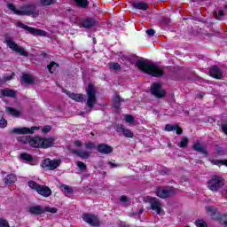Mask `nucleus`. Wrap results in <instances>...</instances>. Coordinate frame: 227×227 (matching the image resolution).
I'll return each mask as SVG.
<instances>
[{"label":"nucleus","instance_id":"nucleus-1","mask_svg":"<svg viewBox=\"0 0 227 227\" xmlns=\"http://www.w3.org/2000/svg\"><path fill=\"white\" fill-rule=\"evenodd\" d=\"M24 145H30L31 148H40L41 150H47V148H52L56 143V137H21L20 138Z\"/></svg>","mask_w":227,"mask_h":227},{"label":"nucleus","instance_id":"nucleus-2","mask_svg":"<svg viewBox=\"0 0 227 227\" xmlns=\"http://www.w3.org/2000/svg\"><path fill=\"white\" fill-rule=\"evenodd\" d=\"M7 8L12 12L15 15H19L20 17L27 16L33 17V19H36L40 15V11L36 10V5L34 4H23L20 7V10L17 9L15 4H8Z\"/></svg>","mask_w":227,"mask_h":227},{"label":"nucleus","instance_id":"nucleus-3","mask_svg":"<svg viewBox=\"0 0 227 227\" xmlns=\"http://www.w3.org/2000/svg\"><path fill=\"white\" fill-rule=\"evenodd\" d=\"M136 66L139 70L145 74L152 75V77H162L164 75V69L156 64L147 62L146 60H138Z\"/></svg>","mask_w":227,"mask_h":227},{"label":"nucleus","instance_id":"nucleus-4","mask_svg":"<svg viewBox=\"0 0 227 227\" xmlns=\"http://www.w3.org/2000/svg\"><path fill=\"white\" fill-rule=\"evenodd\" d=\"M27 185L30 189L36 192L39 196H43V198H49L50 196H52V190H51L47 185L39 184L33 180L28 181Z\"/></svg>","mask_w":227,"mask_h":227},{"label":"nucleus","instance_id":"nucleus-5","mask_svg":"<svg viewBox=\"0 0 227 227\" xmlns=\"http://www.w3.org/2000/svg\"><path fill=\"white\" fill-rule=\"evenodd\" d=\"M226 184L224 177L217 175H213L211 179L207 183V186L212 192H217L219 189H223V186Z\"/></svg>","mask_w":227,"mask_h":227},{"label":"nucleus","instance_id":"nucleus-6","mask_svg":"<svg viewBox=\"0 0 227 227\" xmlns=\"http://www.w3.org/2000/svg\"><path fill=\"white\" fill-rule=\"evenodd\" d=\"M28 214H31V215H43L45 212H48L49 214H58V208L57 207H43L41 205H35L30 206L27 208Z\"/></svg>","mask_w":227,"mask_h":227},{"label":"nucleus","instance_id":"nucleus-7","mask_svg":"<svg viewBox=\"0 0 227 227\" xmlns=\"http://www.w3.org/2000/svg\"><path fill=\"white\" fill-rule=\"evenodd\" d=\"M205 210L210 214L211 217L218 221L223 226L227 227V214H221L217 212V207L214 206H206Z\"/></svg>","mask_w":227,"mask_h":227},{"label":"nucleus","instance_id":"nucleus-8","mask_svg":"<svg viewBox=\"0 0 227 227\" xmlns=\"http://www.w3.org/2000/svg\"><path fill=\"white\" fill-rule=\"evenodd\" d=\"M87 93V106L90 109H93L97 104V90L95 89V84L89 83L86 90Z\"/></svg>","mask_w":227,"mask_h":227},{"label":"nucleus","instance_id":"nucleus-9","mask_svg":"<svg viewBox=\"0 0 227 227\" xmlns=\"http://www.w3.org/2000/svg\"><path fill=\"white\" fill-rule=\"evenodd\" d=\"M16 27H20L21 29H24L25 31H27L32 36H47V32L45 30L29 27L21 21H18L16 23Z\"/></svg>","mask_w":227,"mask_h":227},{"label":"nucleus","instance_id":"nucleus-10","mask_svg":"<svg viewBox=\"0 0 227 227\" xmlns=\"http://www.w3.org/2000/svg\"><path fill=\"white\" fill-rule=\"evenodd\" d=\"M59 166H61V160L58 159L51 160L50 158H46L41 162V168L44 169V171H54V169H58Z\"/></svg>","mask_w":227,"mask_h":227},{"label":"nucleus","instance_id":"nucleus-11","mask_svg":"<svg viewBox=\"0 0 227 227\" xmlns=\"http://www.w3.org/2000/svg\"><path fill=\"white\" fill-rule=\"evenodd\" d=\"M5 43L9 49L13 51L14 52H17L20 56H24L25 58H28L29 52L26 51L22 46H20L15 43V41L11 40L10 37H5Z\"/></svg>","mask_w":227,"mask_h":227},{"label":"nucleus","instance_id":"nucleus-12","mask_svg":"<svg viewBox=\"0 0 227 227\" xmlns=\"http://www.w3.org/2000/svg\"><path fill=\"white\" fill-rule=\"evenodd\" d=\"M175 195V187L164 188L158 187L156 189V196L161 200H166L167 198H171Z\"/></svg>","mask_w":227,"mask_h":227},{"label":"nucleus","instance_id":"nucleus-13","mask_svg":"<svg viewBox=\"0 0 227 227\" xmlns=\"http://www.w3.org/2000/svg\"><path fill=\"white\" fill-rule=\"evenodd\" d=\"M151 93L156 98H164L166 97V90H162V83L160 82H153L151 85Z\"/></svg>","mask_w":227,"mask_h":227},{"label":"nucleus","instance_id":"nucleus-14","mask_svg":"<svg viewBox=\"0 0 227 227\" xmlns=\"http://www.w3.org/2000/svg\"><path fill=\"white\" fill-rule=\"evenodd\" d=\"M82 219L90 226H100V220L95 215L86 213L82 215Z\"/></svg>","mask_w":227,"mask_h":227},{"label":"nucleus","instance_id":"nucleus-15","mask_svg":"<svg viewBox=\"0 0 227 227\" xmlns=\"http://www.w3.org/2000/svg\"><path fill=\"white\" fill-rule=\"evenodd\" d=\"M148 201L151 205V209L156 212L158 215H161L162 204L160 203V200L157 198L150 197Z\"/></svg>","mask_w":227,"mask_h":227},{"label":"nucleus","instance_id":"nucleus-16","mask_svg":"<svg viewBox=\"0 0 227 227\" xmlns=\"http://www.w3.org/2000/svg\"><path fill=\"white\" fill-rule=\"evenodd\" d=\"M38 127L32 126L31 128H13L10 130V134H35V130H38Z\"/></svg>","mask_w":227,"mask_h":227},{"label":"nucleus","instance_id":"nucleus-17","mask_svg":"<svg viewBox=\"0 0 227 227\" xmlns=\"http://www.w3.org/2000/svg\"><path fill=\"white\" fill-rule=\"evenodd\" d=\"M114 129L116 130V132H118V134H123L125 137H134V132H132V130L129 129H126L125 126H123V124H116L114 126Z\"/></svg>","mask_w":227,"mask_h":227},{"label":"nucleus","instance_id":"nucleus-18","mask_svg":"<svg viewBox=\"0 0 227 227\" xmlns=\"http://www.w3.org/2000/svg\"><path fill=\"white\" fill-rule=\"evenodd\" d=\"M97 151L103 155H109V153H113L114 148L107 144H98L97 145Z\"/></svg>","mask_w":227,"mask_h":227},{"label":"nucleus","instance_id":"nucleus-19","mask_svg":"<svg viewBox=\"0 0 227 227\" xmlns=\"http://www.w3.org/2000/svg\"><path fill=\"white\" fill-rule=\"evenodd\" d=\"M209 75L213 77V79H223V71L217 65H215L210 67Z\"/></svg>","mask_w":227,"mask_h":227},{"label":"nucleus","instance_id":"nucleus-20","mask_svg":"<svg viewBox=\"0 0 227 227\" xmlns=\"http://www.w3.org/2000/svg\"><path fill=\"white\" fill-rule=\"evenodd\" d=\"M66 93L69 96V98H71V100H74V102H80L82 104V102L86 100V95L84 94L74 93L68 90H67Z\"/></svg>","mask_w":227,"mask_h":227},{"label":"nucleus","instance_id":"nucleus-21","mask_svg":"<svg viewBox=\"0 0 227 227\" xmlns=\"http://www.w3.org/2000/svg\"><path fill=\"white\" fill-rule=\"evenodd\" d=\"M95 24H97V21H95L93 18L88 17L82 20V26L86 29H91V27H94Z\"/></svg>","mask_w":227,"mask_h":227},{"label":"nucleus","instance_id":"nucleus-22","mask_svg":"<svg viewBox=\"0 0 227 227\" xmlns=\"http://www.w3.org/2000/svg\"><path fill=\"white\" fill-rule=\"evenodd\" d=\"M0 93L3 97H9L10 98H15L17 92L10 88L2 89Z\"/></svg>","mask_w":227,"mask_h":227},{"label":"nucleus","instance_id":"nucleus-23","mask_svg":"<svg viewBox=\"0 0 227 227\" xmlns=\"http://www.w3.org/2000/svg\"><path fill=\"white\" fill-rule=\"evenodd\" d=\"M70 153L72 155H77V157H80V159H90V153L86 151H79L75 149H70Z\"/></svg>","mask_w":227,"mask_h":227},{"label":"nucleus","instance_id":"nucleus-24","mask_svg":"<svg viewBox=\"0 0 227 227\" xmlns=\"http://www.w3.org/2000/svg\"><path fill=\"white\" fill-rule=\"evenodd\" d=\"M131 6L134 10H148V4L145 2H132Z\"/></svg>","mask_w":227,"mask_h":227},{"label":"nucleus","instance_id":"nucleus-25","mask_svg":"<svg viewBox=\"0 0 227 227\" xmlns=\"http://www.w3.org/2000/svg\"><path fill=\"white\" fill-rule=\"evenodd\" d=\"M192 148L194 150V152H199V153L208 155V151L205 150V147H203L200 143L194 144Z\"/></svg>","mask_w":227,"mask_h":227},{"label":"nucleus","instance_id":"nucleus-26","mask_svg":"<svg viewBox=\"0 0 227 227\" xmlns=\"http://www.w3.org/2000/svg\"><path fill=\"white\" fill-rule=\"evenodd\" d=\"M121 102H125V99H123L120 95L115 96L113 98L114 109H120V107H121Z\"/></svg>","mask_w":227,"mask_h":227},{"label":"nucleus","instance_id":"nucleus-27","mask_svg":"<svg viewBox=\"0 0 227 227\" xmlns=\"http://www.w3.org/2000/svg\"><path fill=\"white\" fill-rule=\"evenodd\" d=\"M74 3L78 8H82L83 10H86V8L90 6V1L88 0H74Z\"/></svg>","mask_w":227,"mask_h":227},{"label":"nucleus","instance_id":"nucleus-28","mask_svg":"<svg viewBox=\"0 0 227 227\" xmlns=\"http://www.w3.org/2000/svg\"><path fill=\"white\" fill-rule=\"evenodd\" d=\"M17 182V176L15 174H9L4 178V184L6 185L15 184Z\"/></svg>","mask_w":227,"mask_h":227},{"label":"nucleus","instance_id":"nucleus-29","mask_svg":"<svg viewBox=\"0 0 227 227\" xmlns=\"http://www.w3.org/2000/svg\"><path fill=\"white\" fill-rule=\"evenodd\" d=\"M21 81L25 82V84H33L35 82V79L29 74H24L21 76Z\"/></svg>","mask_w":227,"mask_h":227},{"label":"nucleus","instance_id":"nucleus-30","mask_svg":"<svg viewBox=\"0 0 227 227\" xmlns=\"http://www.w3.org/2000/svg\"><path fill=\"white\" fill-rule=\"evenodd\" d=\"M7 113H9V114H11L12 116H14L15 118H19V116H20V111L13 108V107H10L8 106L6 108Z\"/></svg>","mask_w":227,"mask_h":227},{"label":"nucleus","instance_id":"nucleus-31","mask_svg":"<svg viewBox=\"0 0 227 227\" xmlns=\"http://www.w3.org/2000/svg\"><path fill=\"white\" fill-rule=\"evenodd\" d=\"M20 159L22 160H27V162H33V155H31L27 153H22L20 154Z\"/></svg>","mask_w":227,"mask_h":227},{"label":"nucleus","instance_id":"nucleus-32","mask_svg":"<svg viewBox=\"0 0 227 227\" xmlns=\"http://www.w3.org/2000/svg\"><path fill=\"white\" fill-rule=\"evenodd\" d=\"M211 164L214 166H219V164H221L222 166H226L227 168V160H212Z\"/></svg>","mask_w":227,"mask_h":227},{"label":"nucleus","instance_id":"nucleus-33","mask_svg":"<svg viewBox=\"0 0 227 227\" xmlns=\"http://www.w3.org/2000/svg\"><path fill=\"white\" fill-rule=\"evenodd\" d=\"M42 6H52L56 4V0H39Z\"/></svg>","mask_w":227,"mask_h":227},{"label":"nucleus","instance_id":"nucleus-34","mask_svg":"<svg viewBox=\"0 0 227 227\" xmlns=\"http://www.w3.org/2000/svg\"><path fill=\"white\" fill-rule=\"evenodd\" d=\"M188 145H189V138H187V137H183L179 143V147L180 148H187Z\"/></svg>","mask_w":227,"mask_h":227},{"label":"nucleus","instance_id":"nucleus-35","mask_svg":"<svg viewBox=\"0 0 227 227\" xmlns=\"http://www.w3.org/2000/svg\"><path fill=\"white\" fill-rule=\"evenodd\" d=\"M224 11L220 10L217 13V12H213V17L214 19H215L216 20H221V17H224Z\"/></svg>","mask_w":227,"mask_h":227},{"label":"nucleus","instance_id":"nucleus-36","mask_svg":"<svg viewBox=\"0 0 227 227\" xmlns=\"http://www.w3.org/2000/svg\"><path fill=\"white\" fill-rule=\"evenodd\" d=\"M109 67L111 70H121V66L118 62H110Z\"/></svg>","mask_w":227,"mask_h":227},{"label":"nucleus","instance_id":"nucleus-37","mask_svg":"<svg viewBox=\"0 0 227 227\" xmlns=\"http://www.w3.org/2000/svg\"><path fill=\"white\" fill-rule=\"evenodd\" d=\"M62 189L65 194H74V189L69 187L67 184H62Z\"/></svg>","mask_w":227,"mask_h":227},{"label":"nucleus","instance_id":"nucleus-38","mask_svg":"<svg viewBox=\"0 0 227 227\" xmlns=\"http://www.w3.org/2000/svg\"><path fill=\"white\" fill-rule=\"evenodd\" d=\"M195 225L197 227H208V224L207 223V222H205L202 219H199L195 221Z\"/></svg>","mask_w":227,"mask_h":227},{"label":"nucleus","instance_id":"nucleus-39","mask_svg":"<svg viewBox=\"0 0 227 227\" xmlns=\"http://www.w3.org/2000/svg\"><path fill=\"white\" fill-rule=\"evenodd\" d=\"M165 130L167 132H173L174 130H176V124H174V125L167 124V125H165Z\"/></svg>","mask_w":227,"mask_h":227},{"label":"nucleus","instance_id":"nucleus-40","mask_svg":"<svg viewBox=\"0 0 227 227\" xmlns=\"http://www.w3.org/2000/svg\"><path fill=\"white\" fill-rule=\"evenodd\" d=\"M54 67H59V64L54 62V61H51L50 62V64L47 66V68L50 72V74H52V68H54Z\"/></svg>","mask_w":227,"mask_h":227},{"label":"nucleus","instance_id":"nucleus-41","mask_svg":"<svg viewBox=\"0 0 227 227\" xmlns=\"http://www.w3.org/2000/svg\"><path fill=\"white\" fill-rule=\"evenodd\" d=\"M216 153L217 155H219L220 157H223L224 155H226L225 152H224V148L221 147V146H217L216 147Z\"/></svg>","mask_w":227,"mask_h":227},{"label":"nucleus","instance_id":"nucleus-42","mask_svg":"<svg viewBox=\"0 0 227 227\" xmlns=\"http://www.w3.org/2000/svg\"><path fill=\"white\" fill-rule=\"evenodd\" d=\"M76 166L79 168L80 170L82 171H86L87 169V167L86 165L84 164V162L82 161H77L76 162Z\"/></svg>","mask_w":227,"mask_h":227},{"label":"nucleus","instance_id":"nucleus-43","mask_svg":"<svg viewBox=\"0 0 227 227\" xmlns=\"http://www.w3.org/2000/svg\"><path fill=\"white\" fill-rule=\"evenodd\" d=\"M0 227H10V223L6 219L0 218Z\"/></svg>","mask_w":227,"mask_h":227},{"label":"nucleus","instance_id":"nucleus-44","mask_svg":"<svg viewBox=\"0 0 227 227\" xmlns=\"http://www.w3.org/2000/svg\"><path fill=\"white\" fill-rule=\"evenodd\" d=\"M84 146L87 150H93V148H95V143L93 142H86L84 144Z\"/></svg>","mask_w":227,"mask_h":227},{"label":"nucleus","instance_id":"nucleus-45","mask_svg":"<svg viewBox=\"0 0 227 227\" xmlns=\"http://www.w3.org/2000/svg\"><path fill=\"white\" fill-rule=\"evenodd\" d=\"M125 121L127 123H134V116H132L131 114H128L125 116Z\"/></svg>","mask_w":227,"mask_h":227},{"label":"nucleus","instance_id":"nucleus-46","mask_svg":"<svg viewBox=\"0 0 227 227\" xmlns=\"http://www.w3.org/2000/svg\"><path fill=\"white\" fill-rule=\"evenodd\" d=\"M51 130H52V127L47 125L43 128L42 132H43V134H49V132H51Z\"/></svg>","mask_w":227,"mask_h":227},{"label":"nucleus","instance_id":"nucleus-47","mask_svg":"<svg viewBox=\"0 0 227 227\" xmlns=\"http://www.w3.org/2000/svg\"><path fill=\"white\" fill-rule=\"evenodd\" d=\"M8 126V121L6 119H1L0 120V127L1 129H4Z\"/></svg>","mask_w":227,"mask_h":227},{"label":"nucleus","instance_id":"nucleus-48","mask_svg":"<svg viewBox=\"0 0 227 227\" xmlns=\"http://www.w3.org/2000/svg\"><path fill=\"white\" fill-rule=\"evenodd\" d=\"M161 175H170L171 174V169H169L168 168L164 167L161 170H160Z\"/></svg>","mask_w":227,"mask_h":227},{"label":"nucleus","instance_id":"nucleus-49","mask_svg":"<svg viewBox=\"0 0 227 227\" xmlns=\"http://www.w3.org/2000/svg\"><path fill=\"white\" fill-rule=\"evenodd\" d=\"M175 130H176V134H177V136L184 134V129L182 128H180V126H178V124H176V129Z\"/></svg>","mask_w":227,"mask_h":227},{"label":"nucleus","instance_id":"nucleus-50","mask_svg":"<svg viewBox=\"0 0 227 227\" xmlns=\"http://www.w3.org/2000/svg\"><path fill=\"white\" fill-rule=\"evenodd\" d=\"M146 35H148V36H154L155 30L153 28H149L146 30Z\"/></svg>","mask_w":227,"mask_h":227},{"label":"nucleus","instance_id":"nucleus-51","mask_svg":"<svg viewBox=\"0 0 227 227\" xmlns=\"http://www.w3.org/2000/svg\"><path fill=\"white\" fill-rule=\"evenodd\" d=\"M222 131L223 132V134H225V136H227V123H223L221 126Z\"/></svg>","mask_w":227,"mask_h":227},{"label":"nucleus","instance_id":"nucleus-52","mask_svg":"<svg viewBox=\"0 0 227 227\" xmlns=\"http://www.w3.org/2000/svg\"><path fill=\"white\" fill-rule=\"evenodd\" d=\"M13 75H15V74L12 73L11 75L4 77V82H7V81H12V79H13Z\"/></svg>","mask_w":227,"mask_h":227},{"label":"nucleus","instance_id":"nucleus-53","mask_svg":"<svg viewBox=\"0 0 227 227\" xmlns=\"http://www.w3.org/2000/svg\"><path fill=\"white\" fill-rule=\"evenodd\" d=\"M74 146H76L77 148H81V146H82V143L81 142V140H76L74 142Z\"/></svg>","mask_w":227,"mask_h":227},{"label":"nucleus","instance_id":"nucleus-54","mask_svg":"<svg viewBox=\"0 0 227 227\" xmlns=\"http://www.w3.org/2000/svg\"><path fill=\"white\" fill-rule=\"evenodd\" d=\"M121 201L122 203H127V201H129V197H127V196H125V195H122V196L121 197Z\"/></svg>","mask_w":227,"mask_h":227},{"label":"nucleus","instance_id":"nucleus-55","mask_svg":"<svg viewBox=\"0 0 227 227\" xmlns=\"http://www.w3.org/2000/svg\"><path fill=\"white\" fill-rule=\"evenodd\" d=\"M108 165L110 166V168H118V165H116V163H114L112 161H109Z\"/></svg>","mask_w":227,"mask_h":227},{"label":"nucleus","instance_id":"nucleus-56","mask_svg":"<svg viewBox=\"0 0 227 227\" xmlns=\"http://www.w3.org/2000/svg\"><path fill=\"white\" fill-rule=\"evenodd\" d=\"M121 59L122 61H129V57H127V56H125V55H122V56L121 57Z\"/></svg>","mask_w":227,"mask_h":227},{"label":"nucleus","instance_id":"nucleus-57","mask_svg":"<svg viewBox=\"0 0 227 227\" xmlns=\"http://www.w3.org/2000/svg\"><path fill=\"white\" fill-rule=\"evenodd\" d=\"M42 58H49V55L45 52L41 53Z\"/></svg>","mask_w":227,"mask_h":227},{"label":"nucleus","instance_id":"nucleus-58","mask_svg":"<svg viewBox=\"0 0 227 227\" xmlns=\"http://www.w3.org/2000/svg\"><path fill=\"white\" fill-rule=\"evenodd\" d=\"M224 10H227V4L223 5Z\"/></svg>","mask_w":227,"mask_h":227},{"label":"nucleus","instance_id":"nucleus-59","mask_svg":"<svg viewBox=\"0 0 227 227\" xmlns=\"http://www.w3.org/2000/svg\"><path fill=\"white\" fill-rule=\"evenodd\" d=\"M139 214H143V210H140Z\"/></svg>","mask_w":227,"mask_h":227}]
</instances>
